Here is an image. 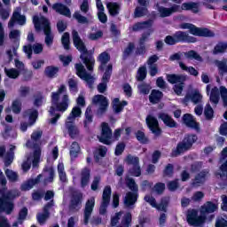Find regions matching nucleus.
Segmentation results:
<instances>
[{
	"label": "nucleus",
	"mask_w": 227,
	"mask_h": 227,
	"mask_svg": "<svg viewBox=\"0 0 227 227\" xmlns=\"http://www.w3.org/2000/svg\"><path fill=\"white\" fill-rule=\"evenodd\" d=\"M113 75V64H108L102 76L101 82L98 84V93H106L107 91V82L111 81Z\"/></svg>",
	"instance_id": "nucleus-11"
},
{
	"label": "nucleus",
	"mask_w": 227,
	"mask_h": 227,
	"mask_svg": "<svg viewBox=\"0 0 227 227\" xmlns=\"http://www.w3.org/2000/svg\"><path fill=\"white\" fill-rule=\"evenodd\" d=\"M66 129L68 132L69 137L72 139H74L76 136H79V128L75 126V122H74V121H67Z\"/></svg>",
	"instance_id": "nucleus-26"
},
{
	"label": "nucleus",
	"mask_w": 227,
	"mask_h": 227,
	"mask_svg": "<svg viewBox=\"0 0 227 227\" xmlns=\"http://www.w3.org/2000/svg\"><path fill=\"white\" fill-rule=\"evenodd\" d=\"M179 67L182 70H184V72H188L190 75H193L194 77H198V75L200 74V72H198V70H196L194 67H187L184 65V62H179Z\"/></svg>",
	"instance_id": "nucleus-43"
},
{
	"label": "nucleus",
	"mask_w": 227,
	"mask_h": 227,
	"mask_svg": "<svg viewBox=\"0 0 227 227\" xmlns=\"http://www.w3.org/2000/svg\"><path fill=\"white\" fill-rule=\"evenodd\" d=\"M197 217H198V210L196 209L189 210L186 215V220L188 224H190V226H193Z\"/></svg>",
	"instance_id": "nucleus-41"
},
{
	"label": "nucleus",
	"mask_w": 227,
	"mask_h": 227,
	"mask_svg": "<svg viewBox=\"0 0 227 227\" xmlns=\"http://www.w3.org/2000/svg\"><path fill=\"white\" fill-rule=\"evenodd\" d=\"M59 72V67L54 66H48L44 69V74L50 79H54L56 74Z\"/></svg>",
	"instance_id": "nucleus-37"
},
{
	"label": "nucleus",
	"mask_w": 227,
	"mask_h": 227,
	"mask_svg": "<svg viewBox=\"0 0 227 227\" xmlns=\"http://www.w3.org/2000/svg\"><path fill=\"white\" fill-rule=\"evenodd\" d=\"M12 19L16 20V21L20 25V26H24V24H26V16L21 15L20 12L15 11L12 13Z\"/></svg>",
	"instance_id": "nucleus-56"
},
{
	"label": "nucleus",
	"mask_w": 227,
	"mask_h": 227,
	"mask_svg": "<svg viewBox=\"0 0 227 227\" xmlns=\"http://www.w3.org/2000/svg\"><path fill=\"white\" fill-rule=\"evenodd\" d=\"M126 146L125 142L118 143L115 146L114 155H116V157H120V155L125 152Z\"/></svg>",
	"instance_id": "nucleus-62"
},
{
	"label": "nucleus",
	"mask_w": 227,
	"mask_h": 227,
	"mask_svg": "<svg viewBox=\"0 0 227 227\" xmlns=\"http://www.w3.org/2000/svg\"><path fill=\"white\" fill-rule=\"evenodd\" d=\"M158 12L161 19H166V17H171L172 13H176L180 12V5L173 4L171 7L167 8L164 6L158 7Z\"/></svg>",
	"instance_id": "nucleus-18"
},
{
	"label": "nucleus",
	"mask_w": 227,
	"mask_h": 227,
	"mask_svg": "<svg viewBox=\"0 0 227 227\" xmlns=\"http://www.w3.org/2000/svg\"><path fill=\"white\" fill-rule=\"evenodd\" d=\"M33 24L35 31L40 33L42 29L45 35L44 42L46 45L51 46L54 42V36L52 35V30L51 28V22L45 17L39 18L38 16H34Z\"/></svg>",
	"instance_id": "nucleus-2"
},
{
	"label": "nucleus",
	"mask_w": 227,
	"mask_h": 227,
	"mask_svg": "<svg viewBox=\"0 0 227 227\" xmlns=\"http://www.w3.org/2000/svg\"><path fill=\"white\" fill-rule=\"evenodd\" d=\"M0 188V214H3V212H5L7 215H10L12 212H13L15 208V204L13 203V200H15L16 196L12 192H6V184L3 185Z\"/></svg>",
	"instance_id": "nucleus-3"
},
{
	"label": "nucleus",
	"mask_w": 227,
	"mask_h": 227,
	"mask_svg": "<svg viewBox=\"0 0 227 227\" xmlns=\"http://www.w3.org/2000/svg\"><path fill=\"white\" fill-rule=\"evenodd\" d=\"M61 42L64 49L66 51H70V34L68 32H65L61 37Z\"/></svg>",
	"instance_id": "nucleus-53"
},
{
	"label": "nucleus",
	"mask_w": 227,
	"mask_h": 227,
	"mask_svg": "<svg viewBox=\"0 0 227 227\" xmlns=\"http://www.w3.org/2000/svg\"><path fill=\"white\" fill-rule=\"evenodd\" d=\"M135 49H136V44L134 43L130 42L128 43L127 47L124 49L122 52L123 61L129 59V56H132Z\"/></svg>",
	"instance_id": "nucleus-34"
},
{
	"label": "nucleus",
	"mask_w": 227,
	"mask_h": 227,
	"mask_svg": "<svg viewBox=\"0 0 227 227\" xmlns=\"http://www.w3.org/2000/svg\"><path fill=\"white\" fill-rule=\"evenodd\" d=\"M43 94L42 92H38L35 96V99H34V106L35 107H42V106H43Z\"/></svg>",
	"instance_id": "nucleus-61"
},
{
	"label": "nucleus",
	"mask_w": 227,
	"mask_h": 227,
	"mask_svg": "<svg viewBox=\"0 0 227 227\" xmlns=\"http://www.w3.org/2000/svg\"><path fill=\"white\" fill-rule=\"evenodd\" d=\"M173 175H175V166L171 163H168L163 169V176L172 178Z\"/></svg>",
	"instance_id": "nucleus-46"
},
{
	"label": "nucleus",
	"mask_w": 227,
	"mask_h": 227,
	"mask_svg": "<svg viewBox=\"0 0 227 227\" xmlns=\"http://www.w3.org/2000/svg\"><path fill=\"white\" fill-rule=\"evenodd\" d=\"M82 207V192H74L69 202V210L77 212Z\"/></svg>",
	"instance_id": "nucleus-15"
},
{
	"label": "nucleus",
	"mask_w": 227,
	"mask_h": 227,
	"mask_svg": "<svg viewBox=\"0 0 227 227\" xmlns=\"http://www.w3.org/2000/svg\"><path fill=\"white\" fill-rule=\"evenodd\" d=\"M72 38L75 49H77V51L81 52L80 59H82L83 65H85L89 72H93V68H95V57H93V53L88 51L84 41L81 39V36H79V32H77V30L72 31Z\"/></svg>",
	"instance_id": "nucleus-1"
},
{
	"label": "nucleus",
	"mask_w": 227,
	"mask_h": 227,
	"mask_svg": "<svg viewBox=\"0 0 227 227\" xmlns=\"http://www.w3.org/2000/svg\"><path fill=\"white\" fill-rule=\"evenodd\" d=\"M145 123L149 130H151L152 134H153L156 137L162 136V129H160L159 121L155 118V116L151 114L147 115L145 118Z\"/></svg>",
	"instance_id": "nucleus-12"
},
{
	"label": "nucleus",
	"mask_w": 227,
	"mask_h": 227,
	"mask_svg": "<svg viewBox=\"0 0 227 227\" xmlns=\"http://www.w3.org/2000/svg\"><path fill=\"white\" fill-rule=\"evenodd\" d=\"M93 208H95V197H90L87 200L83 210V224H85V226H88L90 223L91 214H93Z\"/></svg>",
	"instance_id": "nucleus-13"
},
{
	"label": "nucleus",
	"mask_w": 227,
	"mask_h": 227,
	"mask_svg": "<svg viewBox=\"0 0 227 227\" xmlns=\"http://www.w3.org/2000/svg\"><path fill=\"white\" fill-rule=\"evenodd\" d=\"M98 61L100 63L98 70L104 72L106 71V65L111 61V55L107 51H103L98 55Z\"/></svg>",
	"instance_id": "nucleus-23"
},
{
	"label": "nucleus",
	"mask_w": 227,
	"mask_h": 227,
	"mask_svg": "<svg viewBox=\"0 0 227 227\" xmlns=\"http://www.w3.org/2000/svg\"><path fill=\"white\" fill-rule=\"evenodd\" d=\"M158 118L161 120L164 125L168 127V129H176V127H178V124L173 120V117L166 113H160Z\"/></svg>",
	"instance_id": "nucleus-22"
},
{
	"label": "nucleus",
	"mask_w": 227,
	"mask_h": 227,
	"mask_svg": "<svg viewBox=\"0 0 227 227\" xmlns=\"http://www.w3.org/2000/svg\"><path fill=\"white\" fill-rule=\"evenodd\" d=\"M219 93L223 100V107H227V88L224 86H221Z\"/></svg>",
	"instance_id": "nucleus-63"
},
{
	"label": "nucleus",
	"mask_w": 227,
	"mask_h": 227,
	"mask_svg": "<svg viewBox=\"0 0 227 227\" xmlns=\"http://www.w3.org/2000/svg\"><path fill=\"white\" fill-rule=\"evenodd\" d=\"M107 155V147L100 145L96 152H94V160L97 164L100 162V160L103 159V157H106Z\"/></svg>",
	"instance_id": "nucleus-32"
},
{
	"label": "nucleus",
	"mask_w": 227,
	"mask_h": 227,
	"mask_svg": "<svg viewBox=\"0 0 227 227\" xmlns=\"http://www.w3.org/2000/svg\"><path fill=\"white\" fill-rule=\"evenodd\" d=\"M91 178V169L90 168L85 167L81 171V187L84 189V187L88 186L90 184V180Z\"/></svg>",
	"instance_id": "nucleus-25"
},
{
	"label": "nucleus",
	"mask_w": 227,
	"mask_h": 227,
	"mask_svg": "<svg viewBox=\"0 0 227 227\" xmlns=\"http://www.w3.org/2000/svg\"><path fill=\"white\" fill-rule=\"evenodd\" d=\"M198 141V135L196 134H186L182 141L178 142L176 148L172 149L170 157H180L184 155L185 152H189L194 145V143Z\"/></svg>",
	"instance_id": "nucleus-4"
},
{
	"label": "nucleus",
	"mask_w": 227,
	"mask_h": 227,
	"mask_svg": "<svg viewBox=\"0 0 227 227\" xmlns=\"http://www.w3.org/2000/svg\"><path fill=\"white\" fill-rule=\"evenodd\" d=\"M219 206H217V204L213 201H207L200 207V214H204L206 215L207 214H214V212H216Z\"/></svg>",
	"instance_id": "nucleus-24"
},
{
	"label": "nucleus",
	"mask_w": 227,
	"mask_h": 227,
	"mask_svg": "<svg viewBox=\"0 0 227 227\" xmlns=\"http://www.w3.org/2000/svg\"><path fill=\"white\" fill-rule=\"evenodd\" d=\"M113 192V190H111L110 185L105 186L103 190V195H102V201L111 203V194Z\"/></svg>",
	"instance_id": "nucleus-48"
},
{
	"label": "nucleus",
	"mask_w": 227,
	"mask_h": 227,
	"mask_svg": "<svg viewBox=\"0 0 227 227\" xmlns=\"http://www.w3.org/2000/svg\"><path fill=\"white\" fill-rule=\"evenodd\" d=\"M132 223V213L127 212L121 219V224L117 227H129Z\"/></svg>",
	"instance_id": "nucleus-39"
},
{
	"label": "nucleus",
	"mask_w": 227,
	"mask_h": 227,
	"mask_svg": "<svg viewBox=\"0 0 227 227\" xmlns=\"http://www.w3.org/2000/svg\"><path fill=\"white\" fill-rule=\"evenodd\" d=\"M74 68L76 71L75 74L77 77H80L82 81H85V82H87V84H89V86L91 88L95 81L91 74L86 71V67H84V66L82 63H76L74 65Z\"/></svg>",
	"instance_id": "nucleus-10"
},
{
	"label": "nucleus",
	"mask_w": 227,
	"mask_h": 227,
	"mask_svg": "<svg viewBox=\"0 0 227 227\" xmlns=\"http://www.w3.org/2000/svg\"><path fill=\"white\" fill-rule=\"evenodd\" d=\"M44 171H48L49 173V176L43 180V185L46 186L49 185V184H52V182H54L55 172L54 168L52 167L44 168Z\"/></svg>",
	"instance_id": "nucleus-38"
},
{
	"label": "nucleus",
	"mask_w": 227,
	"mask_h": 227,
	"mask_svg": "<svg viewBox=\"0 0 227 227\" xmlns=\"http://www.w3.org/2000/svg\"><path fill=\"white\" fill-rule=\"evenodd\" d=\"M81 114H82V110L81 109V107L74 106L69 114L67 120H69V121H74L75 118H81Z\"/></svg>",
	"instance_id": "nucleus-40"
},
{
	"label": "nucleus",
	"mask_w": 227,
	"mask_h": 227,
	"mask_svg": "<svg viewBox=\"0 0 227 227\" xmlns=\"http://www.w3.org/2000/svg\"><path fill=\"white\" fill-rule=\"evenodd\" d=\"M62 93H67V86L65 84H61L57 91L51 92V105L54 106L57 111L60 113H65L67 109H68V94H64L62 97V101L59 102V98H61Z\"/></svg>",
	"instance_id": "nucleus-5"
},
{
	"label": "nucleus",
	"mask_w": 227,
	"mask_h": 227,
	"mask_svg": "<svg viewBox=\"0 0 227 227\" xmlns=\"http://www.w3.org/2000/svg\"><path fill=\"white\" fill-rule=\"evenodd\" d=\"M181 29H189L190 34L193 36H201L203 38H214L215 33L207 27H198L191 23L181 24Z\"/></svg>",
	"instance_id": "nucleus-6"
},
{
	"label": "nucleus",
	"mask_w": 227,
	"mask_h": 227,
	"mask_svg": "<svg viewBox=\"0 0 227 227\" xmlns=\"http://www.w3.org/2000/svg\"><path fill=\"white\" fill-rule=\"evenodd\" d=\"M174 36L177 43H196L197 42L196 37L189 35L185 31H176Z\"/></svg>",
	"instance_id": "nucleus-16"
},
{
	"label": "nucleus",
	"mask_w": 227,
	"mask_h": 227,
	"mask_svg": "<svg viewBox=\"0 0 227 227\" xmlns=\"http://www.w3.org/2000/svg\"><path fill=\"white\" fill-rule=\"evenodd\" d=\"M226 49H227V43L220 42L215 46L213 50V53L223 54V52H226Z\"/></svg>",
	"instance_id": "nucleus-50"
},
{
	"label": "nucleus",
	"mask_w": 227,
	"mask_h": 227,
	"mask_svg": "<svg viewBox=\"0 0 227 227\" xmlns=\"http://www.w3.org/2000/svg\"><path fill=\"white\" fill-rule=\"evenodd\" d=\"M5 75L9 77V79H17L20 75V72L15 68L8 69L4 67Z\"/></svg>",
	"instance_id": "nucleus-52"
},
{
	"label": "nucleus",
	"mask_w": 227,
	"mask_h": 227,
	"mask_svg": "<svg viewBox=\"0 0 227 227\" xmlns=\"http://www.w3.org/2000/svg\"><path fill=\"white\" fill-rule=\"evenodd\" d=\"M136 137H137V140L141 145H148V143H150V139L146 137L145 132H143L142 130H137L136 132Z\"/></svg>",
	"instance_id": "nucleus-47"
},
{
	"label": "nucleus",
	"mask_w": 227,
	"mask_h": 227,
	"mask_svg": "<svg viewBox=\"0 0 227 227\" xmlns=\"http://www.w3.org/2000/svg\"><path fill=\"white\" fill-rule=\"evenodd\" d=\"M11 109L14 114H20L22 111V102H20L19 99L13 100Z\"/></svg>",
	"instance_id": "nucleus-49"
},
{
	"label": "nucleus",
	"mask_w": 227,
	"mask_h": 227,
	"mask_svg": "<svg viewBox=\"0 0 227 227\" xmlns=\"http://www.w3.org/2000/svg\"><path fill=\"white\" fill-rule=\"evenodd\" d=\"M99 143L106 145L107 146L113 144V129L109 127V123L102 122L101 124V135L98 137Z\"/></svg>",
	"instance_id": "nucleus-9"
},
{
	"label": "nucleus",
	"mask_w": 227,
	"mask_h": 227,
	"mask_svg": "<svg viewBox=\"0 0 227 227\" xmlns=\"http://www.w3.org/2000/svg\"><path fill=\"white\" fill-rule=\"evenodd\" d=\"M125 162L128 166H137L139 164V157L128 154L125 158Z\"/></svg>",
	"instance_id": "nucleus-51"
},
{
	"label": "nucleus",
	"mask_w": 227,
	"mask_h": 227,
	"mask_svg": "<svg viewBox=\"0 0 227 227\" xmlns=\"http://www.w3.org/2000/svg\"><path fill=\"white\" fill-rule=\"evenodd\" d=\"M106 8L111 17H116V15H120V10H121V7H120L116 2L108 3L106 4Z\"/></svg>",
	"instance_id": "nucleus-31"
},
{
	"label": "nucleus",
	"mask_w": 227,
	"mask_h": 227,
	"mask_svg": "<svg viewBox=\"0 0 227 227\" xmlns=\"http://www.w3.org/2000/svg\"><path fill=\"white\" fill-rule=\"evenodd\" d=\"M125 106H129V102L122 100L121 102H120V98H115L113 100V109L114 111L115 114H118L120 113H121V111H123Z\"/></svg>",
	"instance_id": "nucleus-28"
},
{
	"label": "nucleus",
	"mask_w": 227,
	"mask_h": 227,
	"mask_svg": "<svg viewBox=\"0 0 227 227\" xmlns=\"http://www.w3.org/2000/svg\"><path fill=\"white\" fill-rule=\"evenodd\" d=\"M69 91L71 93H77L79 91V88L77 87V82L73 78L68 80Z\"/></svg>",
	"instance_id": "nucleus-64"
},
{
	"label": "nucleus",
	"mask_w": 227,
	"mask_h": 227,
	"mask_svg": "<svg viewBox=\"0 0 227 227\" xmlns=\"http://www.w3.org/2000/svg\"><path fill=\"white\" fill-rule=\"evenodd\" d=\"M90 123H93V111L88 106L85 111V119L83 120L84 129H88Z\"/></svg>",
	"instance_id": "nucleus-33"
},
{
	"label": "nucleus",
	"mask_w": 227,
	"mask_h": 227,
	"mask_svg": "<svg viewBox=\"0 0 227 227\" xmlns=\"http://www.w3.org/2000/svg\"><path fill=\"white\" fill-rule=\"evenodd\" d=\"M13 150H15V145H12L10 148V151L7 152L6 156H5V166H10L12 162H13V157L15 155V153H13Z\"/></svg>",
	"instance_id": "nucleus-57"
},
{
	"label": "nucleus",
	"mask_w": 227,
	"mask_h": 227,
	"mask_svg": "<svg viewBox=\"0 0 227 227\" xmlns=\"http://www.w3.org/2000/svg\"><path fill=\"white\" fill-rule=\"evenodd\" d=\"M42 174H39L35 178H30L27 181H25L21 185H20V191L26 192V191H31L35 185H37V184L40 183L42 180Z\"/></svg>",
	"instance_id": "nucleus-20"
},
{
	"label": "nucleus",
	"mask_w": 227,
	"mask_h": 227,
	"mask_svg": "<svg viewBox=\"0 0 227 227\" xmlns=\"http://www.w3.org/2000/svg\"><path fill=\"white\" fill-rule=\"evenodd\" d=\"M164 97V94L162 91L158 90H153L151 91V94L149 95V102L151 104H159L160 100H162V98Z\"/></svg>",
	"instance_id": "nucleus-29"
},
{
	"label": "nucleus",
	"mask_w": 227,
	"mask_h": 227,
	"mask_svg": "<svg viewBox=\"0 0 227 227\" xmlns=\"http://www.w3.org/2000/svg\"><path fill=\"white\" fill-rule=\"evenodd\" d=\"M129 175L131 176L139 177L141 176V166L138 164L133 165L131 168L129 170Z\"/></svg>",
	"instance_id": "nucleus-59"
},
{
	"label": "nucleus",
	"mask_w": 227,
	"mask_h": 227,
	"mask_svg": "<svg viewBox=\"0 0 227 227\" xmlns=\"http://www.w3.org/2000/svg\"><path fill=\"white\" fill-rule=\"evenodd\" d=\"M210 102H212V104H219V98H220V92H219V89L217 87H214L211 90V94H210Z\"/></svg>",
	"instance_id": "nucleus-44"
},
{
	"label": "nucleus",
	"mask_w": 227,
	"mask_h": 227,
	"mask_svg": "<svg viewBox=\"0 0 227 227\" xmlns=\"http://www.w3.org/2000/svg\"><path fill=\"white\" fill-rule=\"evenodd\" d=\"M184 125L188 129H192L196 132H200L201 128L200 127V122L196 121V118L191 114H184L182 117Z\"/></svg>",
	"instance_id": "nucleus-14"
},
{
	"label": "nucleus",
	"mask_w": 227,
	"mask_h": 227,
	"mask_svg": "<svg viewBox=\"0 0 227 227\" xmlns=\"http://www.w3.org/2000/svg\"><path fill=\"white\" fill-rule=\"evenodd\" d=\"M204 116L206 120L210 121L214 118V108H212V106L210 104H207L204 109Z\"/></svg>",
	"instance_id": "nucleus-54"
},
{
	"label": "nucleus",
	"mask_w": 227,
	"mask_h": 227,
	"mask_svg": "<svg viewBox=\"0 0 227 227\" xmlns=\"http://www.w3.org/2000/svg\"><path fill=\"white\" fill-rule=\"evenodd\" d=\"M26 145L27 148H34V159H40V157H42V148L40 147V144L33 143L31 140H28Z\"/></svg>",
	"instance_id": "nucleus-30"
},
{
	"label": "nucleus",
	"mask_w": 227,
	"mask_h": 227,
	"mask_svg": "<svg viewBox=\"0 0 227 227\" xmlns=\"http://www.w3.org/2000/svg\"><path fill=\"white\" fill-rule=\"evenodd\" d=\"M157 19V14L153 12L152 14V19L145 21L137 22L133 25L132 30L135 32L141 31L143 29H150L153 26V20Z\"/></svg>",
	"instance_id": "nucleus-17"
},
{
	"label": "nucleus",
	"mask_w": 227,
	"mask_h": 227,
	"mask_svg": "<svg viewBox=\"0 0 227 227\" xmlns=\"http://www.w3.org/2000/svg\"><path fill=\"white\" fill-rule=\"evenodd\" d=\"M207 178V172L201 171L199 174L195 176V178L193 182L192 183V185L193 187H200L203 182H205V179Z\"/></svg>",
	"instance_id": "nucleus-36"
},
{
	"label": "nucleus",
	"mask_w": 227,
	"mask_h": 227,
	"mask_svg": "<svg viewBox=\"0 0 227 227\" xmlns=\"http://www.w3.org/2000/svg\"><path fill=\"white\" fill-rule=\"evenodd\" d=\"M92 104L95 106H99L97 111L98 116H104V114L107 113V108L109 107V100L107 98H106V96L100 94L95 95L92 98Z\"/></svg>",
	"instance_id": "nucleus-8"
},
{
	"label": "nucleus",
	"mask_w": 227,
	"mask_h": 227,
	"mask_svg": "<svg viewBox=\"0 0 227 227\" xmlns=\"http://www.w3.org/2000/svg\"><path fill=\"white\" fill-rule=\"evenodd\" d=\"M167 81L169 84H175L173 90L176 95L180 97V95H182V91H184L187 76L184 74H167Z\"/></svg>",
	"instance_id": "nucleus-7"
},
{
	"label": "nucleus",
	"mask_w": 227,
	"mask_h": 227,
	"mask_svg": "<svg viewBox=\"0 0 227 227\" xmlns=\"http://www.w3.org/2000/svg\"><path fill=\"white\" fill-rule=\"evenodd\" d=\"M139 198V192H128L124 198V205L127 208H132L135 203H137Z\"/></svg>",
	"instance_id": "nucleus-19"
},
{
	"label": "nucleus",
	"mask_w": 227,
	"mask_h": 227,
	"mask_svg": "<svg viewBox=\"0 0 227 227\" xmlns=\"http://www.w3.org/2000/svg\"><path fill=\"white\" fill-rule=\"evenodd\" d=\"M5 176H7L9 182H17L19 180V175L11 169L5 170Z\"/></svg>",
	"instance_id": "nucleus-60"
},
{
	"label": "nucleus",
	"mask_w": 227,
	"mask_h": 227,
	"mask_svg": "<svg viewBox=\"0 0 227 227\" xmlns=\"http://www.w3.org/2000/svg\"><path fill=\"white\" fill-rule=\"evenodd\" d=\"M182 10L185 12H192V13H199L200 12V6L195 2H188V3H183L180 6V12Z\"/></svg>",
	"instance_id": "nucleus-27"
},
{
	"label": "nucleus",
	"mask_w": 227,
	"mask_h": 227,
	"mask_svg": "<svg viewBox=\"0 0 227 227\" xmlns=\"http://www.w3.org/2000/svg\"><path fill=\"white\" fill-rule=\"evenodd\" d=\"M52 10H54L57 13H59V15H63L64 17H67L68 19L72 17L70 8H68V6L63 4L62 3L53 4Z\"/></svg>",
	"instance_id": "nucleus-21"
},
{
	"label": "nucleus",
	"mask_w": 227,
	"mask_h": 227,
	"mask_svg": "<svg viewBox=\"0 0 227 227\" xmlns=\"http://www.w3.org/2000/svg\"><path fill=\"white\" fill-rule=\"evenodd\" d=\"M126 185L131 191V192H139V186L136 184L134 178L129 177L126 180Z\"/></svg>",
	"instance_id": "nucleus-45"
},
{
	"label": "nucleus",
	"mask_w": 227,
	"mask_h": 227,
	"mask_svg": "<svg viewBox=\"0 0 227 227\" xmlns=\"http://www.w3.org/2000/svg\"><path fill=\"white\" fill-rule=\"evenodd\" d=\"M184 58H186V59H191V60L195 59V61H199L200 63L203 61V58L201 57V55H200L194 50H190L184 52Z\"/></svg>",
	"instance_id": "nucleus-35"
},
{
	"label": "nucleus",
	"mask_w": 227,
	"mask_h": 227,
	"mask_svg": "<svg viewBox=\"0 0 227 227\" xmlns=\"http://www.w3.org/2000/svg\"><path fill=\"white\" fill-rule=\"evenodd\" d=\"M190 98L192 103L200 104L203 98V96H201L200 91L195 90L194 92L190 93Z\"/></svg>",
	"instance_id": "nucleus-58"
},
{
	"label": "nucleus",
	"mask_w": 227,
	"mask_h": 227,
	"mask_svg": "<svg viewBox=\"0 0 227 227\" xmlns=\"http://www.w3.org/2000/svg\"><path fill=\"white\" fill-rule=\"evenodd\" d=\"M79 152H81L79 143L73 142L69 152L71 159H77V157H79Z\"/></svg>",
	"instance_id": "nucleus-42"
},
{
	"label": "nucleus",
	"mask_w": 227,
	"mask_h": 227,
	"mask_svg": "<svg viewBox=\"0 0 227 227\" xmlns=\"http://www.w3.org/2000/svg\"><path fill=\"white\" fill-rule=\"evenodd\" d=\"M148 71L146 70V67H140L137 70V81L143 82L146 79V74Z\"/></svg>",
	"instance_id": "nucleus-55"
}]
</instances>
